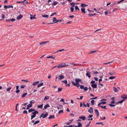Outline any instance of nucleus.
I'll return each mask as SVG.
<instances>
[{
  "label": "nucleus",
  "instance_id": "nucleus-34",
  "mask_svg": "<svg viewBox=\"0 0 127 127\" xmlns=\"http://www.w3.org/2000/svg\"><path fill=\"white\" fill-rule=\"evenodd\" d=\"M63 89L62 88H59L58 89V92H60L62 91Z\"/></svg>",
  "mask_w": 127,
  "mask_h": 127
},
{
  "label": "nucleus",
  "instance_id": "nucleus-31",
  "mask_svg": "<svg viewBox=\"0 0 127 127\" xmlns=\"http://www.w3.org/2000/svg\"><path fill=\"white\" fill-rule=\"evenodd\" d=\"M97 51V50H95V51H91L89 53V54H93V53L95 52H96Z\"/></svg>",
  "mask_w": 127,
  "mask_h": 127
},
{
  "label": "nucleus",
  "instance_id": "nucleus-30",
  "mask_svg": "<svg viewBox=\"0 0 127 127\" xmlns=\"http://www.w3.org/2000/svg\"><path fill=\"white\" fill-rule=\"evenodd\" d=\"M113 90L114 91V92H118V91L117 90V89L115 87H113Z\"/></svg>",
  "mask_w": 127,
  "mask_h": 127
},
{
  "label": "nucleus",
  "instance_id": "nucleus-44",
  "mask_svg": "<svg viewBox=\"0 0 127 127\" xmlns=\"http://www.w3.org/2000/svg\"><path fill=\"white\" fill-rule=\"evenodd\" d=\"M35 15H34L33 17H30V18L31 20H32L33 19H36V18L35 17Z\"/></svg>",
  "mask_w": 127,
  "mask_h": 127
},
{
  "label": "nucleus",
  "instance_id": "nucleus-63",
  "mask_svg": "<svg viewBox=\"0 0 127 127\" xmlns=\"http://www.w3.org/2000/svg\"><path fill=\"white\" fill-rule=\"evenodd\" d=\"M1 17L3 18H5V15L3 14H2L1 15Z\"/></svg>",
  "mask_w": 127,
  "mask_h": 127
},
{
  "label": "nucleus",
  "instance_id": "nucleus-5",
  "mask_svg": "<svg viewBox=\"0 0 127 127\" xmlns=\"http://www.w3.org/2000/svg\"><path fill=\"white\" fill-rule=\"evenodd\" d=\"M95 113L96 117H98L99 116V113L98 110L97 109H95Z\"/></svg>",
  "mask_w": 127,
  "mask_h": 127
},
{
  "label": "nucleus",
  "instance_id": "nucleus-3",
  "mask_svg": "<svg viewBox=\"0 0 127 127\" xmlns=\"http://www.w3.org/2000/svg\"><path fill=\"white\" fill-rule=\"evenodd\" d=\"M93 108L92 107L90 108L88 110V112L92 114L93 113Z\"/></svg>",
  "mask_w": 127,
  "mask_h": 127
},
{
  "label": "nucleus",
  "instance_id": "nucleus-25",
  "mask_svg": "<svg viewBox=\"0 0 127 127\" xmlns=\"http://www.w3.org/2000/svg\"><path fill=\"white\" fill-rule=\"evenodd\" d=\"M113 62H114V61H111V62H108V63H105L104 64H110L112 63Z\"/></svg>",
  "mask_w": 127,
  "mask_h": 127
},
{
  "label": "nucleus",
  "instance_id": "nucleus-10",
  "mask_svg": "<svg viewBox=\"0 0 127 127\" xmlns=\"http://www.w3.org/2000/svg\"><path fill=\"white\" fill-rule=\"evenodd\" d=\"M48 112H46L45 114L44 113V115L43 116L42 118H44L47 117L48 115Z\"/></svg>",
  "mask_w": 127,
  "mask_h": 127
},
{
  "label": "nucleus",
  "instance_id": "nucleus-32",
  "mask_svg": "<svg viewBox=\"0 0 127 127\" xmlns=\"http://www.w3.org/2000/svg\"><path fill=\"white\" fill-rule=\"evenodd\" d=\"M49 98V97L48 96H45L44 99V100H45L47 99H48Z\"/></svg>",
  "mask_w": 127,
  "mask_h": 127
},
{
  "label": "nucleus",
  "instance_id": "nucleus-12",
  "mask_svg": "<svg viewBox=\"0 0 127 127\" xmlns=\"http://www.w3.org/2000/svg\"><path fill=\"white\" fill-rule=\"evenodd\" d=\"M79 118V119H82L83 120H85L86 118V117L85 116H83V117L80 116Z\"/></svg>",
  "mask_w": 127,
  "mask_h": 127
},
{
  "label": "nucleus",
  "instance_id": "nucleus-55",
  "mask_svg": "<svg viewBox=\"0 0 127 127\" xmlns=\"http://www.w3.org/2000/svg\"><path fill=\"white\" fill-rule=\"evenodd\" d=\"M109 106H110L111 107H114V106H115V105H116L115 104L113 105V104H109Z\"/></svg>",
  "mask_w": 127,
  "mask_h": 127
},
{
  "label": "nucleus",
  "instance_id": "nucleus-16",
  "mask_svg": "<svg viewBox=\"0 0 127 127\" xmlns=\"http://www.w3.org/2000/svg\"><path fill=\"white\" fill-rule=\"evenodd\" d=\"M78 125L77 126V127H82V125L81 123L78 122L77 123Z\"/></svg>",
  "mask_w": 127,
  "mask_h": 127
},
{
  "label": "nucleus",
  "instance_id": "nucleus-39",
  "mask_svg": "<svg viewBox=\"0 0 127 127\" xmlns=\"http://www.w3.org/2000/svg\"><path fill=\"white\" fill-rule=\"evenodd\" d=\"M75 86L78 88L80 86L79 83H76V85H75Z\"/></svg>",
  "mask_w": 127,
  "mask_h": 127
},
{
  "label": "nucleus",
  "instance_id": "nucleus-36",
  "mask_svg": "<svg viewBox=\"0 0 127 127\" xmlns=\"http://www.w3.org/2000/svg\"><path fill=\"white\" fill-rule=\"evenodd\" d=\"M95 102V100H92L91 101V104L92 105H93L94 104V102Z\"/></svg>",
  "mask_w": 127,
  "mask_h": 127
},
{
  "label": "nucleus",
  "instance_id": "nucleus-42",
  "mask_svg": "<svg viewBox=\"0 0 127 127\" xmlns=\"http://www.w3.org/2000/svg\"><path fill=\"white\" fill-rule=\"evenodd\" d=\"M71 82L72 83V84L73 86H75L76 85V83H75L73 81H72Z\"/></svg>",
  "mask_w": 127,
  "mask_h": 127
},
{
  "label": "nucleus",
  "instance_id": "nucleus-6",
  "mask_svg": "<svg viewBox=\"0 0 127 127\" xmlns=\"http://www.w3.org/2000/svg\"><path fill=\"white\" fill-rule=\"evenodd\" d=\"M16 90L15 91V92L16 94H18L20 92L19 90L18 89L19 87L17 85L16 87Z\"/></svg>",
  "mask_w": 127,
  "mask_h": 127
},
{
  "label": "nucleus",
  "instance_id": "nucleus-49",
  "mask_svg": "<svg viewBox=\"0 0 127 127\" xmlns=\"http://www.w3.org/2000/svg\"><path fill=\"white\" fill-rule=\"evenodd\" d=\"M125 100V99H124V100L122 99L120 101H119V103H121L123 102Z\"/></svg>",
  "mask_w": 127,
  "mask_h": 127
},
{
  "label": "nucleus",
  "instance_id": "nucleus-18",
  "mask_svg": "<svg viewBox=\"0 0 127 127\" xmlns=\"http://www.w3.org/2000/svg\"><path fill=\"white\" fill-rule=\"evenodd\" d=\"M81 10L82 13H83L84 14L86 13L85 8H82L81 9Z\"/></svg>",
  "mask_w": 127,
  "mask_h": 127
},
{
  "label": "nucleus",
  "instance_id": "nucleus-35",
  "mask_svg": "<svg viewBox=\"0 0 127 127\" xmlns=\"http://www.w3.org/2000/svg\"><path fill=\"white\" fill-rule=\"evenodd\" d=\"M111 13L109 11H106L105 12V15H107L108 14H110Z\"/></svg>",
  "mask_w": 127,
  "mask_h": 127
},
{
  "label": "nucleus",
  "instance_id": "nucleus-41",
  "mask_svg": "<svg viewBox=\"0 0 127 127\" xmlns=\"http://www.w3.org/2000/svg\"><path fill=\"white\" fill-rule=\"evenodd\" d=\"M62 82H63L65 84H67V80H65L64 81H62Z\"/></svg>",
  "mask_w": 127,
  "mask_h": 127
},
{
  "label": "nucleus",
  "instance_id": "nucleus-38",
  "mask_svg": "<svg viewBox=\"0 0 127 127\" xmlns=\"http://www.w3.org/2000/svg\"><path fill=\"white\" fill-rule=\"evenodd\" d=\"M11 87H10L8 88L7 89L6 91L7 92L9 91H10V90L11 89Z\"/></svg>",
  "mask_w": 127,
  "mask_h": 127
},
{
  "label": "nucleus",
  "instance_id": "nucleus-60",
  "mask_svg": "<svg viewBox=\"0 0 127 127\" xmlns=\"http://www.w3.org/2000/svg\"><path fill=\"white\" fill-rule=\"evenodd\" d=\"M25 87V86L24 85H21L20 86V88L21 89H23Z\"/></svg>",
  "mask_w": 127,
  "mask_h": 127
},
{
  "label": "nucleus",
  "instance_id": "nucleus-50",
  "mask_svg": "<svg viewBox=\"0 0 127 127\" xmlns=\"http://www.w3.org/2000/svg\"><path fill=\"white\" fill-rule=\"evenodd\" d=\"M35 101L34 100H31L30 101V103L32 104V103H35Z\"/></svg>",
  "mask_w": 127,
  "mask_h": 127
},
{
  "label": "nucleus",
  "instance_id": "nucleus-62",
  "mask_svg": "<svg viewBox=\"0 0 127 127\" xmlns=\"http://www.w3.org/2000/svg\"><path fill=\"white\" fill-rule=\"evenodd\" d=\"M95 81H91L90 82V83L91 84H94V83H95Z\"/></svg>",
  "mask_w": 127,
  "mask_h": 127
},
{
  "label": "nucleus",
  "instance_id": "nucleus-37",
  "mask_svg": "<svg viewBox=\"0 0 127 127\" xmlns=\"http://www.w3.org/2000/svg\"><path fill=\"white\" fill-rule=\"evenodd\" d=\"M116 78V77L115 76H111L109 77V78L110 79H114L115 78Z\"/></svg>",
  "mask_w": 127,
  "mask_h": 127
},
{
  "label": "nucleus",
  "instance_id": "nucleus-33",
  "mask_svg": "<svg viewBox=\"0 0 127 127\" xmlns=\"http://www.w3.org/2000/svg\"><path fill=\"white\" fill-rule=\"evenodd\" d=\"M75 3L73 2H71L70 3V4L71 5V6L72 7H74L75 6Z\"/></svg>",
  "mask_w": 127,
  "mask_h": 127
},
{
  "label": "nucleus",
  "instance_id": "nucleus-14",
  "mask_svg": "<svg viewBox=\"0 0 127 127\" xmlns=\"http://www.w3.org/2000/svg\"><path fill=\"white\" fill-rule=\"evenodd\" d=\"M39 81H37L36 82H34L32 84V85L33 86L36 85L38 84H39Z\"/></svg>",
  "mask_w": 127,
  "mask_h": 127
},
{
  "label": "nucleus",
  "instance_id": "nucleus-22",
  "mask_svg": "<svg viewBox=\"0 0 127 127\" xmlns=\"http://www.w3.org/2000/svg\"><path fill=\"white\" fill-rule=\"evenodd\" d=\"M54 116L51 115L48 118V119H50L52 118H54Z\"/></svg>",
  "mask_w": 127,
  "mask_h": 127
},
{
  "label": "nucleus",
  "instance_id": "nucleus-27",
  "mask_svg": "<svg viewBox=\"0 0 127 127\" xmlns=\"http://www.w3.org/2000/svg\"><path fill=\"white\" fill-rule=\"evenodd\" d=\"M40 121L39 120H38L37 121L35 122H34V123L33 124V126H34L35 125L37 124L38 123H39L40 122Z\"/></svg>",
  "mask_w": 127,
  "mask_h": 127
},
{
  "label": "nucleus",
  "instance_id": "nucleus-61",
  "mask_svg": "<svg viewBox=\"0 0 127 127\" xmlns=\"http://www.w3.org/2000/svg\"><path fill=\"white\" fill-rule=\"evenodd\" d=\"M43 115H44V113H42L40 115V117H39V118L40 119L42 117H43Z\"/></svg>",
  "mask_w": 127,
  "mask_h": 127
},
{
  "label": "nucleus",
  "instance_id": "nucleus-47",
  "mask_svg": "<svg viewBox=\"0 0 127 127\" xmlns=\"http://www.w3.org/2000/svg\"><path fill=\"white\" fill-rule=\"evenodd\" d=\"M70 9L71 10V12H73L74 10V8L73 7H71L70 8Z\"/></svg>",
  "mask_w": 127,
  "mask_h": 127
},
{
  "label": "nucleus",
  "instance_id": "nucleus-54",
  "mask_svg": "<svg viewBox=\"0 0 127 127\" xmlns=\"http://www.w3.org/2000/svg\"><path fill=\"white\" fill-rule=\"evenodd\" d=\"M84 85L82 86V85H80V88L82 89H84Z\"/></svg>",
  "mask_w": 127,
  "mask_h": 127
},
{
  "label": "nucleus",
  "instance_id": "nucleus-64",
  "mask_svg": "<svg viewBox=\"0 0 127 127\" xmlns=\"http://www.w3.org/2000/svg\"><path fill=\"white\" fill-rule=\"evenodd\" d=\"M63 110H60L59 111V112H58V113L59 114H60V113H63Z\"/></svg>",
  "mask_w": 127,
  "mask_h": 127
},
{
  "label": "nucleus",
  "instance_id": "nucleus-4",
  "mask_svg": "<svg viewBox=\"0 0 127 127\" xmlns=\"http://www.w3.org/2000/svg\"><path fill=\"white\" fill-rule=\"evenodd\" d=\"M91 87L94 89L97 88V84L96 83L94 84L91 85Z\"/></svg>",
  "mask_w": 127,
  "mask_h": 127
},
{
  "label": "nucleus",
  "instance_id": "nucleus-26",
  "mask_svg": "<svg viewBox=\"0 0 127 127\" xmlns=\"http://www.w3.org/2000/svg\"><path fill=\"white\" fill-rule=\"evenodd\" d=\"M43 104H41V105H38L37 106V107L38 108H40L41 109L43 107Z\"/></svg>",
  "mask_w": 127,
  "mask_h": 127
},
{
  "label": "nucleus",
  "instance_id": "nucleus-29",
  "mask_svg": "<svg viewBox=\"0 0 127 127\" xmlns=\"http://www.w3.org/2000/svg\"><path fill=\"white\" fill-rule=\"evenodd\" d=\"M96 124H101L102 126H104V124L103 123L100 122H97L96 123Z\"/></svg>",
  "mask_w": 127,
  "mask_h": 127
},
{
  "label": "nucleus",
  "instance_id": "nucleus-53",
  "mask_svg": "<svg viewBox=\"0 0 127 127\" xmlns=\"http://www.w3.org/2000/svg\"><path fill=\"white\" fill-rule=\"evenodd\" d=\"M92 72L94 73L95 74H97L98 73V72L97 71L95 72L94 71H92Z\"/></svg>",
  "mask_w": 127,
  "mask_h": 127
},
{
  "label": "nucleus",
  "instance_id": "nucleus-9",
  "mask_svg": "<svg viewBox=\"0 0 127 127\" xmlns=\"http://www.w3.org/2000/svg\"><path fill=\"white\" fill-rule=\"evenodd\" d=\"M91 73L90 71L88 72L86 74V75L89 78L91 77V76L90 75Z\"/></svg>",
  "mask_w": 127,
  "mask_h": 127
},
{
  "label": "nucleus",
  "instance_id": "nucleus-2",
  "mask_svg": "<svg viewBox=\"0 0 127 127\" xmlns=\"http://www.w3.org/2000/svg\"><path fill=\"white\" fill-rule=\"evenodd\" d=\"M57 20L56 19V17H54L53 19V23H49L47 24H53V23H57Z\"/></svg>",
  "mask_w": 127,
  "mask_h": 127
},
{
  "label": "nucleus",
  "instance_id": "nucleus-23",
  "mask_svg": "<svg viewBox=\"0 0 127 127\" xmlns=\"http://www.w3.org/2000/svg\"><path fill=\"white\" fill-rule=\"evenodd\" d=\"M58 2H57L56 1H54L52 3L53 5V6L55 5H56L58 3Z\"/></svg>",
  "mask_w": 127,
  "mask_h": 127
},
{
  "label": "nucleus",
  "instance_id": "nucleus-59",
  "mask_svg": "<svg viewBox=\"0 0 127 127\" xmlns=\"http://www.w3.org/2000/svg\"><path fill=\"white\" fill-rule=\"evenodd\" d=\"M100 107L102 108H103L105 109H106V106H100Z\"/></svg>",
  "mask_w": 127,
  "mask_h": 127
},
{
  "label": "nucleus",
  "instance_id": "nucleus-28",
  "mask_svg": "<svg viewBox=\"0 0 127 127\" xmlns=\"http://www.w3.org/2000/svg\"><path fill=\"white\" fill-rule=\"evenodd\" d=\"M27 93H24L22 95V97L23 98L25 96L27 95Z\"/></svg>",
  "mask_w": 127,
  "mask_h": 127
},
{
  "label": "nucleus",
  "instance_id": "nucleus-21",
  "mask_svg": "<svg viewBox=\"0 0 127 127\" xmlns=\"http://www.w3.org/2000/svg\"><path fill=\"white\" fill-rule=\"evenodd\" d=\"M88 5L84 3H82L81 4V6L82 7H84L87 6Z\"/></svg>",
  "mask_w": 127,
  "mask_h": 127
},
{
  "label": "nucleus",
  "instance_id": "nucleus-57",
  "mask_svg": "<svg viewBox=\"0 0 127 127\" xmlns=\"http://www.w3.org/2000/svg\"><path fill=\"white\" fill-rule=\"evenodd\" d=\"M93 116V115H90L88 116V118H90L92 117Z\"/></svg>",
  "mask_w": 127,
  "mask_h": 127
},
{
  "label": "nucleus",
  "instance_id": "nucleus-13",
  "mask_svg": "<svg viewBox=\"0 0 127 127\" xmlns=\"http://www.w3.org/2000/svg\"><path fill=\"white\" fill-rule=\"evenodd\" d=\"M23 16L22 15H19L16 18L17 20H19L23 17Z\"/></svg>",
  "mask_w": 127,
  "mask_h": 127
},
{
  "label": "nucleus",
  "instance_id": "nucleus-43",
  "mask_svg": "<svg viewBox=\"0 0 127 127\" xmlns=\"http://www.w3.org/2000/svg\"><path fill=\"white\" fill-rule=\"evenodd\" d=\"M115 73L114 71H113L112 72L109 73V74H110L111 75H113Z\"/></svg>",
  "mask_w": 127,
  "mask_h": 127
},
{
  "label": "nucleus",
  "instance_id": "nucleus-7",
  "mask_svg": "<svg viewBox=\"0 0 127 127\" xmlns=\"http://www.w3.org/2000/svg\"><path fill=\"white\" fill-rule=\"evenodd\" d=\"M82 81V80L79 78H76L75 79V81L76 83H79V82H81Z\"/></svg>",
  "mask_w": 127,
  "mask_h": 127
},
{
  "label": "nucleus",
  "instance_id": "nucleus-17",
  "mask_svg": "<svg viewBox=\"0 0 127 127\" xmlns=\"http://www.w3.org/2000/svg\"><path fill=\"white\" fill-rule=\"evenodd\" d=\"M106 103V102L105 101H103L102 102H101L100 103H99L98 104V106L99 107H100V104H105Z\"/></svg>",
  "mask_w": 127,
  "mask_h": 127
},
{
  "label": "nucleus",
  "instance_id": "nucleus-45",
  "mask_svg": "<svg viewBox=\"0 0 127 127\" xmlns=\"http://www.w3.org/2000/svg\"><path fill=\"white\" fill-rule=\"evenodd\" d=\"M64 49H62V50H59L57 51V52H55V53H57L58 52H61L62 51H64Z\"/></svg>",
  "mask_w": 127,
  "mask_h": 127
},
{
  "label": "nucleus",
  "instance_id": "nucleus-24",
  "mask_svg": "<svg viewBox=\"0 0 127 127\" xmlns=\"http://www.w3.org/2000/svg\"><path fill=\"white\" fill-rule=\"evenodd\" d=\"M43 82L41 83L40 84H38L37 85V87L38 88L39 87H40L42 86L43 85Z\"/></svg>",
  "mask_w": 127,
  "mask_h": 127
},
{
  "label": "nucleus",
  "instance_id": "nucleus-1",
  "mask_svg": "<svg viewBox=\"0 0 127 127\" xmlns=\"http://www.w3.org/2000/svg\"><path fill=\"white\" fill-rule=\"evenodd\" d=\"M38 113V112L37 111H36L32 112V114L33 115L31 116V120H32L33 118L35 117L36 116V114H37Z\"/></svg>",
  "mask_w": 127,
  "mask_h": 127
},
{
  "label": "nucleus",
  "instance_id": "nucleus-15",
  "mask_svg": "<svg viewBox=\"0 0 127 127\" xmlns=\"http://www.w3.org/2000/svg\"><path fill=\"white\" fill-rule=\"evenodd\" d=\"M50 107V106L48 104H47L46 105H45L44 107V108L45 109H46L47 108L49 107Z\"/></svg>",
  "mask_w": 127,
  "mask_h": 127
},
{
  "label": "nucleus",
  "instance_id": "nucleus-40",
  "mask_svg": "<svg viewBox=\"0 0 127 127\" xmlns=\"http://www.w3.org/2000/svg\"><path fill=\"white\" fill-rule=\"evenodd\" d=\"M121 97L123 99H126V96L125 95H123L121 96Z\"/></svg>",
  "mask_w": 127,
  "mask_h": 127
},
{
  "label": "nucleus",
  "instance_id": "nucleus-51",
  "mask_svg": "<svg viewBox=\"0 0 127 127\" xmlns=\"http://www.w3.org/2000/svg\"><path fill=\"white\" fill-rule=\"evenodd\" d=\"M75 9L76 10H79V9L78 8V7L77 6H75Z\"/></svg>",
  "mask_w": 127,
  "mask_h": 127
},
{
  "label": "nucleus",
  "instance_id": "nucleus-58",
  "mask_svg": "<svg viewBox=\"0 0 127 127\" xmlns=\"http://www.w3.org/2000/svg\"><path fill=\"white\" fill-rule=\"evenodd\" d=\"M29 112L31 113L32 112V109L31 108L28 111Z\"/></svg>",
  "mask_w": 127,
  "mask_h": 127
},
{
  "label": "nucleus",
  "instance_id": "nucleus-48",
  "mask_svg": "<svg viewBox=\"0 0 127 127\" xmlns=\"http://www.w3.org/2000/svg\"><path fill=\"white\" fill-rule=\"evenodd\" d=\"M84 91H87L88 89V87H85L84 88Z\"/></svg>",
  "mask_w": 127,
  "mask_h": 127
},
{
  "label": "nucleus",
  "instance_id": "nucleus-19",
  "mask_svg": "<svg viewBox=\"0 0 127 127\" xmlns=\"http://www.w3.org/2000/svg\"><path fill=\"white\" fill-rule=\"evenodd\" d=\"M96 14L95 13L92 14H88V16L89 17H92L93 16L96 15Z\"/></svg>",
  "mask_w": 127,
  "mask_h": 127
},
{
  "label": "nucleus",
  "instance_id": "nucleus-46",
  "mask_svg": "<svg viewBox=\"0 0 127 127\" xmlns=\"http://www.w3.org/2000/svg\"><path fill=\"white\" fill-rule=\"evenodd\" d=\"M32 106V104L30 103L27 105V106L29 107V108H30Z\"/></svg>",
  "mask_w": 127,
  "mask_h": 127
},
{
  "label": "nucleus",
  "instance_id": "nucleus-56",
  "mask_svg": "<svg viewBox=\"0 0 127 127\" xmlns=\"http://www.w3.org/2000/svg\"><path fill=\"white\" fill-rule=\"evenodd\" d=\"M23 113L24 114H27L28 113V112L27 110H25L23 111Z\"/></svg>",
  "mask_w": 127,
  "mask_h": 127
},
{
  "label": "nucleus",
  "instance_id": "nucleus-52",
  "mask_svg": "<svg viewBox=\"0 0 127 127\" xmlns=\"http://www.w3.org/2000/svg\"><path fill=\"white\" fill-rule=\"evenodd\" d=\"M15 20H16V19H15L14 18H12V19H10V21H12V22L14 21H15Z\"/></svg>",
  "mask_w": 127,
  "mask_h": 127
},
{
  "label": "nucleus",
  "instance_id": "nucleus-8",
  "mask_svg": "<svg viewBox=\"0 0 127 127\" xmlns=\"http://www.w3.org/2000/svg\"><path fill=\"white\" fill-rule=\"evenodd\" d=\"M58 77H59V80H61L64 78V76L62 75H59Z\"/></svg>",
  "mask_w": 127,
  "mask_h": 127
},
{
  "label": "nucleus",
  "instance_id": "nucleus-20",
  "mask_svg": "<svg viewBox=\"0 0 127 127\" xmlns=\"http://www.w3.org/2000/svg\"><path fill=\"white\" fill-rule=\"evenodd\" d=\"M41 15H42V16L43 17L48 18L49 17L48 15H43V14H41Z\"/></svg>",
  "mask_w": 127,
  "mask_h": 127
},
{
  "label": "nucleus",
  "instance_id": "nucleus-11",
  "mask_svg": "<svg viewBox=\"0 0 127 127\" xmlns=\"http://www.w3.org/2000/svg\"><path fill=\"white\" fill-rule=\"evenodd\" d=\"M66 64V63H62L61 64V65L62 66V67H64L66 66H68V65H65Z\"/></svg>",
  "mask_w": 127,
  "mask_h": 127
}]
</instances>
